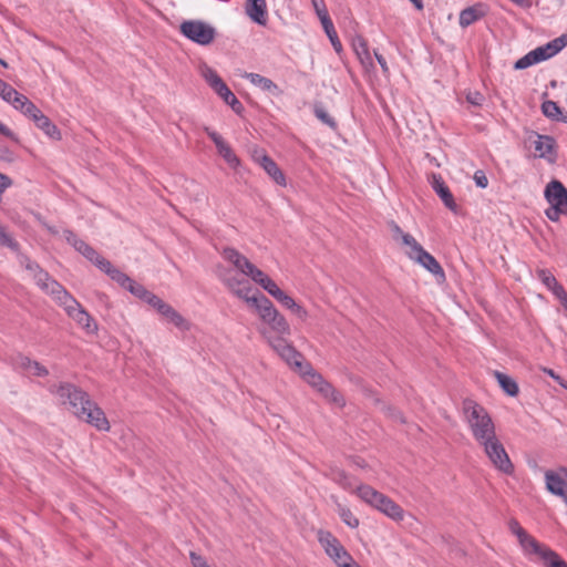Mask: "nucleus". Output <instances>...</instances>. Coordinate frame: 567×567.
Wrapping results in <instances>:
<instances>
[{
	"mask_svg": "<svg viewBox=\"0 0 567 567\" xmlns=\"http://www.w3.org/2000/svg\"><path fill=\"white\" fill-rule=\"evenodd\" d=\"M218 277L224 286L243 300L257 315L261 322L260 333L268 344L279 338L289 337L291 328L286 317L262 295H251L254 289L249 281L238 276V271L220 267Z\"/></svg>",
	"mask_w": 567,
	"mask_h": 567,
	"instance_id": "1",
	"label": "nucleus"
},
{
	"mask_svg": "<svg viewBox=\"0 0 567 567\" xmlns=\"http://www.w3.org/2000/svg\"><path fill=\"white\" fill-rule=\"evenodd\" d=\"M221 256L235 270L250 278L256 285L268 292L282 308L291 313L297 322L306 323L309 320L310 312L306 306L282 290L266 272L254 265L241 252L228 247L221 251Z\"/></svg>",
	"mask_w": 567,
	"mask_h": 567,
	"instance_id": "2",
	"label": "nucleus"
},
{
	"mask_svg": "<svg viewBox=\"0 0 567 567\" xmlns=\"http://www.w3.org/2000/svg\"><path fill=\"white\" fill-rule=\"evenodd\" d=\"M269 346L324 400L338 408L346 405L344 396L316 371L310 363L305 361L303 355L288 342L287 337L271 341Z\"/></svg>",
	"mask_w": 567,
	"mask_h": 567,
	"instance_id": "3",
	"label": "nucleus"
},
{
	"mask_svg": "<svg viewBox=\"0 0 567 567\" xmlns=\"http://www.w3.org/2000/svg\"><path fill=\"white\" fill-rule=\"evenodd\" d=\"M62 405L68 409L79 420L86 422L101 432H109L111 424L104 411L96 402L91 400L90 395L71 383H60L52 389Z\"/></svg>",
	"mask_w": 567,
	"mask_h": 567,
	"instance_id": "4",
	"label": "nucleus"
},
{
	"mask_svg": "<svg viewBox=\"0 0 567 567\" xmlns=\"http://www.w3.org/2000/svg\"><path fill=\"white\" fill-rule=\"evenodd\" d=\"M37 285L64 307L71 317L86 333L95 334L99 330L96 321L83 309V307L48 272L39 270L34 274Z\"/></svg>",
	"mask_w": 567,
	"mask_h": 567,
	"instance_id": "5",
	"label": "nucleus"
},
{
	"mask_svg": "<svg viewBox=\"0 0 567 567\" xmlns=\"http://www.w3.org/2000/svg\"><path fill=\"white\" fill-rule=\"evenodd\" d=\"M333 481L342 488L354 493L362 502L379 511L394 522H402L404 519V509L385 494L377 491L370 485L361 484L355 488L350 481V477L342 471L333 473Z\"/></svg>",
	"mask_w": 567,
	"mask_h": 567,
	"instance_id": "6",
	"label": "nucleus"
},
{
	"mask_svg": "<svg viewBox=\"0 0 567 567\" xmlns=\"http://www.w3.org/2000/svg\"><path fill=\"white\" fill-rule=\"evenodd\" d=\"M509 530L517 537L525 556L543 567H567V561L547 545L539 543L528 534L520 524L513 519L509 522Z\"/></svg>",
	"mask_w": 567,
	"mask_h": 567,
	"instance_id": "7",
	"label": "nucleus"
},
{
	"mask_svg": "<svg viewBox=\"0 0 567 567\" xmlns=\"http://www.w3.org/2000/svg\"><path fill=\"white\" fill-rule=\"evenodd\" d=\"M463 414L468 430L477 445L497 435L496 425L492 416L481 404L472 400L464 401Z\"/></svg>",
	"mask_w": 567,
	"mask_h": 567,
	"instance_id": "8",
	"label": "nucleus"
},
{
	"mask_svg": "<svg viewBox=\"0 0 567 567\" xmlns=\"http://www.w3.org/2000/svg\"><path fill=\"white\" fill-rule=\"evenodd\" d=\"M545 198L549 207L545 210L546 217L551 221H558L560 216H567V188L559 181H551L547 184Z\"/></svg>",
	"mask_w": 567,
	"mask_h": 567,
	"instance_id": "9",
	"label": "nucleus"
},
{
	"mask_svg": "<svg viewBox=\"0 0 567 567\" xmlns=\"http://www.w3.org/2000/svg\"><path fill=\"white\" fill-rule=\"evenodd\" d=\"M491 464L499 472L511 475L514 473V465L498 435H495L478 444Z\"/></svg>",
	"mask_w": 567,
	"mask_h": 567,
	"instance_id": "10",
	"label": "nucleus"
},
{
	"mask_svg": "<svg viewBox=\"0 0 567 567\" xmlns=\"http://www.w3.org/2000/svg\"><path fill=\"white\" fill-rule=\"evenodd\" d=\"M17 111L33 121L35 126L41 130L49 138L60 141L62 138L61 131L41 110L28 97L19 105Z\"/></svg>",
	"mask_w": 567,
	"mask_h": 567,
	"instance_id": "11",
	"label": "nucleus"
},
{
	"mask_svg": "<svg viewBox=\"0 0 567 567\" xmlns=\"http://www.w3.org/2000/svg\"><path fill=\"white\" fill-rule=\"evenodd\" d=\"M525 144L529 150H533L534 158H543L549 164L556 162L557 143L554 137L532 131L528 133Z\"/></svg>",
	"mask_w": 567,
	"mask_h": 567,
	"instance_id": "12",
	"label": "nucleus"
},
{
	"mask_svg": "<svg viewBox=\"0 0 567 567\" xmlns=\"http://www.w3.org/2000/svg\"><path fill=\"white\" fill-rule=\"evenodd\" d=\"M318 542L323 548L324 553L334 561L338 567L348 566L352 563L353 557L349 554V551L344 548V546L339 542V539L333 536L328 530H319Z\"/></svg>",
	"mask_w": 567,
	"mask_h": 567,
	"instance_id": "13",
	"label": "nucleus"
},
{
	"mask_svg": "<svg viewBox=\"0 0 567 567\" xmlns=\"http://www.w3.org/2000/svg\"><path fill=\"white\" fill-rule=\"evenodd\" d=\"M181 32L193 42L207 45L215 39V29L206 22L190 20L181 24Z\"/></svg>",
	"mask_w": 567,
	"mask_h": 567,
	"instance_id": "14",
	"label": "nucleus"
},
{
	"mask_svg": "<svg viewBox=\"0 0 567 567\" xmlns=\"http://www.w3.org/2000/svg\"><path fill=\"white\" fill-rule=\"evenodd\" d=\"M252 161L258 164L267 175L278 185L286 186L287 179L284 172L279 168L276 162L268 156L265 150L262 148H254L251 151Z\"/></svg>",
	"mask_w": 567,
	"mask_h": 567,
	"instance_id": "15",
	"label": "nucleus"
},
{
	"mask_svg": "<svg viewBox=\"0 0 567 567\" xmlns=\"http://www.w3.org/2000/svg\"><path fill=\"white\" fill-rule=\"evenodd\" d=\"M391 233L393 240L404 249L409 259L413 260L424 251L422 245L411 234L403 231L399 225L392 224Z\"/></svg>",
	"mask_w": 567,
	"mask_h": 567,
	"instance_id": "16",
	"label": "nucleus"
},
{
	"mask_svg": "<svg viewBox=\"0 0 567 567\" xmlns=\"http://www.w3.org/2000/svg\"><path fill=\"white\" fill-rule=\"evenodd\" d=\"M205 132L214 142L218 154L225 159V162L231 168H237L240 165V159L237 157L231 146L216 131L206 127Z\"/></svg>",
	"mask_w": 567,
	"mask_h": 567,
	"instance_id": "17",
	"label": "nucleus"
},
{
	"mask_svg": "<svg viewBox=\"0 0 567 567\" xmlns=\"http://www.w3.org/2000/svg\"><path fill=\"white\" fill-rule=\"evenodd\" d=\"M488 13V6L483 2H477L460 12L458 24L462 28H467L476 21L483 19Z\"/></svg>",
	"mask_w": 567,
	"mask_h": 567,
	"instance_id": "18",
	"label": "nucleus"
},
{
	"mask_svg": "<svg viewBox=\"0 0 567 567\" xmlns=\"http://www.w3.org/2000/svg\"><path fill=\"white\" fill-rule=\"evenodd\" d=\"M68 241L73 245V247L81 252L85 258L92 261L96 267H101V261H105L106 259L102 257L94 248H92L89 244L79 239L75 235L70 234L68 236Z\"/></svg>",
	"mask_w": 567,
	"mask_h": 567,
	"instance_id": "19",
	"label": "nucleus"
},
{
	"mask_svg": "<svg viewBox=\"0 0 567 567\" xmlns=\"http://www.w3.org/2000/svg\"><path fill=\"white\" fill-rule=\"evenodd\" d=\"M412 261L419 264L425 268L429 272L434 275L440 280L445 279V272L440 262L425 249L422 254H419Z\"/></svg>",
	"mask_w": 567,
	"mask_h": 567,
	"instance_id": "20",
	"label": "nucleus"
},
{
	"mask_svg": "<svg viewBox=\"0 0 567 567\" xmlns=\"http://www.w3.org/2000/svg\"><path fill=\"white\" fill-rule=\"evenodd\" d=\"M246 13L254 22L265 25L267 22L266 0H247Z\"/></svg>",
	"mask_w": 567,
	"mask_h": 567,
	"instance_id": "21",
	"label": "nucleus"
},
{
	"mask_svg": "<svg viewBox=\"0 0 567 567\" xmlns=\"http://www.w3.org/2000/svg\"><path fill=\"white\" fill-rule=\"evenodd\" d=\"M243 76L247 79L252 85L265 92L271 93L274 95L281 94L279 86L272 80L266 76H262L258 73H245Z\"/></svg>",
	"mask_w": 567,
	"mask_h": 567,
	"instance_id": "22",
	"label": "nucleus"
},
{
	"mask_svg": "<svg viewBox=\"0 0 567 567\" xmlns=\"http://www.w3.org/2000/svg\"><path fill=\"white\" fill-rule=\"evenodd\" d=\"M0 97L17 110L27 96L0 79Z\"/></svg>",
	"mask_w": 567,
	"mask_h": 567,
	"instance_id": "23",
	"label": "nucleus"
},
{
	"mask_svg": "<svg viewBox=\"0 0 567 567\" xmlns=\"http://www.w3.org/2000/svg\"><path fill=\"white\" fill-rule=\"evenodd\" d=\"M433 188L435 189L436 194L441 197V199L443 200L445 206L449 209L455 212L456 210V204H455L454 197H453V195L450 192L449 187L446 186V184L443 182V179L441 177H435L434 176V178H433Z\"/></svg>",
	"mask_w": 567,
	"mask_h": 567,
	"instance_id": "24",
	"label": "nucleus"
},
{
	"mask_svg": "<svg viewBox=\"0 0 567 567\" xmlns=\"http://www.w3.org/2000/svg\"><path fill=\"white\" fill-rule=\"evenodd\" d=\"M353 50L360 60L361 64L365 68H372L373 66V60L369 51V47L367 41L359 37L353 41Z\"/></svg>",
	"mask_w": 567,
	"mask_h": 567,
	"instance_id": "25",
	"label": "nucleus"
},
{
	"mask_svg": "<svg viewBox=\"0 0 567 567\" xmlns=\"http://www.w3.org/2000/svg\"><path fill=\"white\" fill-rule=\"evenodd\" d=\"M544 60H546V55H544L542 50L539 48H537V49L528 52L523 58L518 59L515 62L514 68L516 70H523V69L529 68L538 62H542Z\"/></svg>",
	"mask_w": 567,
	"mask_h": 567,
	"instance_id": "26",
	"label": "nucleus"
},
{
	"mask_svg": "<svg viewBox=\"0 0 567 567\" xmlns=\"http://www.w3.org/2000/svg\"><path fill=\"white\" fill-rule=\"evenodd\" d=\"M225 103H227L237 114L241 113L243 104L238 101L235 94L229 90L226 83H223L216 90H214Z\"/></svg>",
	"mask_w": 567,
	"mask_h": 567,
	"instance_id": "27",
	"label": "nucleus"
},
{
	"mask_svg": "<svg viewBox=\"0 0 567 567\" xmlns=\"http://www.w3.org/2000/svg\"><path fill=\"white\" fill-rule=\"evenodd\" d=\"M494 377L506 394H508L509 396H516L518 394L519 388L517 382L513 378L499 371H495Z\"/></svg>",
	"mask_w": 567,
	"mask_h": 567,
	"instance_id": "28",
	"label": "nucleus"
},
{
	"mask_svg": "<svg viewBox=\"0 0 567 567\" xmlns=\"http://www.w3.org/2000/svg\"><path fill=\"white\" fill-rule=\"evenodd\" d=\"M100 269L107 274L113 280L120 284L123 288L130 284L131 278L122 272L120 269L115 268L109 260L101 261Z\"/></svg>",
	"mask_w": 567,
	"mask_h": 567,
	"instance_id": "29",
	"label": "nucleus"
},
{
	"mask_svg": "<svg viewBox=\"0 0 567 567\" xmlns=\"http://www.w3.org/2000/svg\"><path fill=\"white\" fill-rule=\"evenodd\" d=\"M565 47H567V33L561 34L560 37L554 39L548 42L545 47H539L543 54L546 55V60L557 54Z\"/></svg>",
	"mask_w": 567,
	"mask_h": 567,
	"instance_id": "30",
	"label": "nucleus"
},
{
	"mask_svg": "<svg viewBox=\"0 0 567 567\" xmlns=\"http://www.w3.org/2000/svg\"><path fill=\"white\" fill-rule=\"evenodd\" d=\"M542 112L546 117H548L550 120L561 121V122L567 123V117L563 116L560 107L554 101L547 100V101L543 102Z\"/></svg>",
	"mask_w": 567,
	"mask_h": 567,
	"instance_id": "31",
	"label": "nucleus"
},
{
	"mask_svg": "<svg viewBox=\"0 0 567 567\" xmlns=\"http://www.w3.org/2000/svg\"><path fill=\"white\" fill-rule=\"evenodd\" d=\"M338 514L341 520L350 528H358L360 525L359 518L352 513V511L343 505H338Z\"/></svg>",
	"mask_w": 567,
	"mask_h": 567,
	"instance_id": "32",
	"label": "nucleus"
},
{
	"mask_svg": "<svg viewBox=\"0 0 567 567\" xmlns=\"http://www.w3.org/2000/svg\"><path fill=\"white\" fill-rule=\"evenodd\" d=\"M200 74L213 90H216L218 86L225 83L221 80V78L217 74V72L208 65L200 66Z\"/></svg>",
	"mask_w": 567,
	"mask_h": 567,
	"instance_id": "33",
	"label": "nucleus"
},
{
	"mask_svg": "<svg viewBox=\"0 0 567 567\" xmlns=\"http://www.w3.org/2000/svg\"><path fill=\"white\" fill-rule=\"evenodd\" d=\"M21 364L23 369L31 375L45 377L49 373L45 367L37 361L30 360L29 358H24Z\"/></svg>",
	"mask_w": 567,
	"mask_h": 567,
	"instance_id": "34",
	"label": "nucleus"
},
{
	"mask_svg": "<svg viewBox=\"0 0 567 567\" xmlns=\"http://www.w3.org/2000/svg\"><path fill=\"white\" fill-rule=\"evenodd\" d=\"M163 318L173 323L178 329H189V323L173 307Z\"/></svg>",
	"mask_w": 567,
	"mask_h": 567,
	"instance_id": "35",
	"label": "nucleus"
},
{
	"mask_svg": "<svg viewBox=\"0 0 567 567\" xmlns=\"http://www.w3.org/2000/svg\"><path fill=\"white\" fill-rule=\"evenodd\" d=\"M163 318L173 323L178 329H189V323L173 307Z\"/></svg>",
	"mask_w": 567,
	"mask_h": 567,
	"instance_id": "36",
	"label": "nucleus"
},
{
	"mask_svg": "<svg viewBox=\"0 0 567 567\" xmlns=\"http://www.w3.org/2000/svg\"><path fill=\"white\" fill-rule=\"evenodd\" d=\"M538 278L549 290H551V292L560 285L556 278L545 269L538 271Z\"/></svg>",
	"mask_w": 567,
	"mask_h": 567,
	"instance_id": "37",
	"label": "nucleus"
},
{
	"mask_svg": "<svg viewBox=\"0 0 567 567\" xmlns=\"http://www.w3.org/2000/svg\"><path fill=\"white\" fill-rule=\"evenodd\" d=\"M125 289L131 291L134 296L137 298L144 300L146 295L148 293V290L145 289L141 284H137L133 279L130 280V284L126 285Z\"/></svg>",
	"mask_w": 567,
	"mask_h": 567,
	"instance_id": "38",
	"label": "nucleus"
},
{
	"mask_svg": "<svg viewBox=\"0 0 567 567\" xmlns=\"http://www.w3.org/2000/svg\"><path fill=\"white\" fill-rule=\"evenodd\" d=\"M315 114L321 122L329 125L330 127L336 126L334 120L332 118V116H330V114L324 109L317 106L315 109Z\"/></svg>",
	"mask_w": 567,
	"mask_h": 567,
	"instance_id": "39",
	"label": "nucleus"
},
{
	"mask_svg": "<svg viewBox=\"0 0 567 567\" xmlns=\"http://www.w3.org/2000/svg\"><path fill=\"white\" fill-rule=\"evenodd\" d=\"M189 558L193 567H210L207 560L195 551L189 553Z\"/></svg>",
	"mask_w": 567,
	"mask_h": 567,
	"instance_id": "40",
	"label": "nucleus"
},
{
	"mask_svg": "<svg viewBox=\"0 0 567 567\" xmlns=\"http://www.w3.org/2000/svg\"><path fill=\"white\" fill-rule=\"evenodd\" d=\"M333 47V49L340 53L342 51V44H341V41L339 40L338 38V34H337V31L336 29H332V31L326 33Z\"/></svg>",
	"mask_w": 567,
	"mask_h": 567,
	"instance_id": "41",
	"label": "nucleus"
},
{
	"mask_svg": "<svg viewBox=\"0 0 567 567\" xmlns=\"http://www.w3.org/2000/svg\"><path fill=\"white\" fill-rule=\"evenodd\" d=\"M320 22H321L322 28L326 33H328V32L332 31V29H334V25H333L328 12H323L321 14Z\"/></svg>",
	"mask_w": 567,
	"mask_h": 567,
	"instance_id": "42",
	"label": "nucleus"
},
{
	"mask_svg": "<svg viewBox=\"0 0 567 567\" xmlns=\"http://www.w3.org/2000/svg\"><path fill=\"white\" fill-rule=\"evenodd\" d=\"M553 293L559 299L560 303L567 309V292L561 285L556 287Z\"/></svg>",
	"mask_w": 567,
	"mask_h": 567,
	"instance_id": "43",
	"label": "nucleus"
},
{
	"mask_svg": "<svg viewBox=\"0 0 567 567\" xmlns=\"http://www.w3.org/2000/svg\"><path fill=\"white\" fill-rule=\"evenodd\" d=\"M475 183L478 187L485 188L488 185V179L482 171H477L474 175Z\"/></svg>",
	"mask_w": 567,
	"mask_h": 567,
	"instance_id": "44",
	"label": "nucleus"
},
{
	"mask_svg": "<svg viewBox=\"0 0 567 567\" xmlns=\"http://www.w3.org/2000/svg\"><path fill=\"white\" fill-rule=\"evenodd\" d=\"M312 4L319 19L323 12H328L323 0H312Z\"/></svg>",
	"mask_w": 567,
	"mask_h": 567,
	"instance_id": "45",
	"label": "nucleus"
},
{
	"mask_svg": "<svg viewBox=\"0 0 567 567\" xmlns=\"http://www.w3.org/2000/svg\"><path fill=\"white\" fill-rule=\"evenodd\" d=\"M0 244L12 247L14 245L12 238L6 233L4 228L0 226Z\"/></svg>",
	"mask_w": 567,
	"mask_h": 567,
	"instance_id": "46",
	"label": "nucleus"
},
{
	"mask_svg": "<svg viewBox=\"0 0 567 567\" xmlns=\"http://www.w3.org/2000/svg\"><path fill=\"white\" fill-rule=\"evenodd\" d=\"M144 301L155 309L157 305L161 303L162 299L156 295L152 293L151 291H148V293L144 298Z\"/></svg>",
	"mask_w": 567,
	"mask_h": 567,
	"instance_id": "47",
	"label": "nucleus"
},
{
	"mask_svg": "<svg viewBox=\"0 0 567 567\" xmlns=\"http://www.w3.org/2000/svg\"><path fill=\"white\" fill-rule=\"evenodd\" d=\"M11 185L12 181L10 179V177L0 173V194H2Z\"/></svg>",
	"mask_w": 567,
	"mask_h": 567,
	"instance_id": "48",
	"label": "nucleus"
},
{
	"mask_svg": "<svg viewBox=\"0 0 567 567\" xmlns=\"http://www.w3.org/2000/svg\"><path fill=\"white\" fill-rule=\"evenodd\" d=\"M544 372L551 377L555 381H557L561 386L567 389V383H565L564 380L558 374H556L551 369L544 368Z\"/></svg>",
	"mask_w": 567,
	"mask_h": 567,
	"instance_id": "49",
	"label": "nucleus"
},
{
	"mask_svg": "<svg viewBox=\"0 0 567 567\" xmlns=\"http://www.w3.org/2000/svg\"><path fill=\"white\" fill-rule=\"evenodd\" d=\"M374 55H375V59L378 60L382 71L384 74H389V66H388V63L385 61V59L379 54L378 52H374Z\"/></svg>",
	"mask_w": 567,
	"mask_h": 567,
	"instance_id": "50",
	"label": "nucleus"
},
{
	"mask_svg": "<svg viewBox=\"0 0 567 567\" xmlns=\"http://www.w3.org/2000/svg\"><path fill=\"white\" fill-rule=\"evenodd\" d=\"M155 309L158 311L159 315L164 317L172 309V307L162 300L161 303H158Z\"/></svg>",
	"mask_w": 567,
	"mask_h": 567,
	"instance_id": "51",
	"label": "nucleus"
},
{
	"mask_svg": "<svg viewBox=\"0 0 567 567\" xmlns=\"http://www.w3.org/2000/svg\"><path fill=\"white\" fill-rule=\"evenodd\" d=\"M513 3L523 7L528 8L530 6V0H511Z\"/></svg>",
	"mask_w": 567,
	"mask_h": 567,
	"instance_id": "52",
	"label": "nucleus"
},
{
	"mask_svg": "<svg viewBox=\"0 0 567 567\" xmlns=\"http://www.w3.org/2000/svg\"><path fill=\"white\" fill-rule=\"evenodd\" d=\"M413 6L417 9V10H422L423 9V2L422 0H410Z\"/></svg>",
	"mask_w": 567,
	"mask_h": 567,
	"instance_id": "53",
	"label": "nucleus"
},
{
	"mask_svg": "<svg viewBox=\"0 0 567 567\" xmlns=\"http://www.w3.org/2000/svg\"><path fill=\"white\" fill-rule=\"evenodd\" d=\"M343 567H361V566L355 560H352V563H350L348 566H343Z\"/></svg>",
	"mask_w": 567,
	"mask_h": 567,
	"instance_id": "54",
	"label": "nucleus"
},
{
	"mask_svg": "<svg viewBox=\"0 0 567 567\" xmlns=\"http://www.w3.org/2000/svg\"><path fill=\"white\" fill-rule=\"evenodd\" d=\"M6 130V125L0 122V133H4Z\"/></svg>",
	"mask_w": 567,
	"mask_h": 567,
	"instance_id": "55",
	"label": "nucleus"
},
{
	"mask_svg": "<svg viewBox=\"0 0 567 567\" xmlns=\"http://www.w3.org/2000/svg\"><path fill=\"white\" fill-rule=\"evenodd\" d=\"M0 64H1L2 66H4V68H8L7 62H6V61H3V60H1V59H0Z\"/></svg>",
	"mask_w": 567,
	"mask_h": 567,
	"instance_id": "56",
	"label": "nucleus"
}]
</instances>
